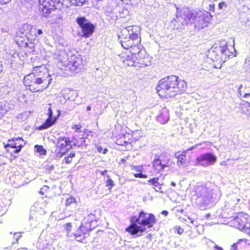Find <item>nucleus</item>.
Listing matches in <instances>:
<instances>
[{
    "label": "nucleus",
    "instance_id": "obj_16",
    "mask_svg": "<svg viewBox=\"0 0 250 250\" xmlns=\"http://www.w3.org/2000/svg\"><path fill=\"white\" fill-rule=\"evenodd\" d=\"M123 39L121 40V44L122 46L126 49H129L134 45H139L141 42V39L137 34H134L132 36H122Z\"/></svg>",
    "mask_w": 250,
    "mask_h": 250
},
{
    "label": "nucleus",
    "instance_id": "obj_36",
    "mask_svg": "<svg viewBox=\"0 0 250 250\" xmlns=\"http://www.w3.org/2000/svg\"><path fill=\"white\" fill-rule=\"evenodd\" d=\"M23 45H24L26 47H28L30 49H31V52L34 51L35 44L34 42H23Z\"/></svg>",
    "mask_w": 250,
    "mask_h": 250
},
{
    "label": "nucleus",
    "instance_id": "obj_38",
    "mask_svg": "<svg viewBox=\"0 0 250 250\" xmlns=\"http://www.w3.org/2000/svg\"><path fill=\"white\" fill-rule=\"evenodd\" d=\"M64 228L67 232H70L71 231L72 224L71 223H67L64 225Z\"/></svg>",
    "mask_w": 250,
    "mask_h": 250
},
{
    "label": "nucleus",
    "instance_id": "obj_57",
    "mask_svg": "<svg viewBox=\"0 0 250 250\" xmlns=\"http://www.w3.org/2000/svg\"><path fill=\"white\" fill-rule=\"evenodd\" d=\"M125 159H121L120 162V164L121 163H125Z\"/></svg>",
    "mask_w": 250,
    "mask_h": 250
},
{
    "label": "nucleus",
    "instance_id": "obj_48",
    "mask_svg": "<svg viewBox=\"0 0 250 250\" xmlns=\"http://www.w3.org/2000/svg\"><path fill=\"white\" fill-rule=\"evenodd\" d=\"M49 126H38V127H37V129L42 130L47 128Z\"/></svg>",
    "mask_w": 250,
    "mask_h": 250
},
{
    "label": "nucleus",
    "instance_id": "obj_51",
    "mask_svg": "<svg viewBox=\"0 0 250 250\" xmlns=\"http://www.w3.org/2000/svg\"><path fill=\"white\" fill-rule=\"evenodd\" d=\"M35 29L36 30H37V34L38 35H41L43 33V32L42 29Z\"/></svg>",
    "mask_w": 250,
    "mask_h": 250
},
{
    "label": "nucleus",
    "instance_id": "obj_22",
    "mask_svg": "<svg viewBox=\"0 0 250 250\" xmlns=\"http://www.w3.org/2000/svg\"><path fill=\"white\" fill-rule=\"evenodd\" d=\"M88 0H57V3L61 4L65 7H69L71 5L82 6Z\"/></svg>",
    "mask_w": 250,
    "mask_h": 250
},
{
    "label": "nucleus",
    "instance_id": "obj_7",
    "mask_svg": "<svg viewBox=\"0 0 250 250\" xmlns=\"http://www.w3.org/2000/svg\"><path fill=\"white\" fill-rule=\"evenodd\" d=\"M193 15L192 23L198 29L207 26L212 17L210 13L206 11H194Z\"/></svg>",
    "mask_w": 250,
    "mask_h": 250
},
{
    "label": "nucleus",
    "instance_id": "obj_47",
    "mask_svg": "<svg viewBox=\"0 0 250 250\" xmlns=\"http://www.w3.org/2000/svg\"><path fill=\"white\" fill-rule=\"evenodd\" d=\"M11 0H0V3L1 4H5L9 2Z\"/></svg>",
    "mask_w": 250,
    "mask_h": 250
},
{
    "label": "nucleus",
    "instance_id": "obj_62",
    "mask_svg": "<svg viewBox=\"0 0 250 250\" xmlns=\"http://www.w3.org/2000/svg\"><path fill=\"white\" fill-rule=\"evenodd\" d=\"M86 110L87 111H89L91 110V107L90 106H87L86 107Z\"/></svg>",
    "mask_w": 250,
    "mask_h": 250
},
{
    "label": "nucleus",
    "instance_id": "obj_4",
    "mask_svg": "<svg viewBox=\"0 0 250 250\" xmlns=\"http://www.w3.org/2000/svg\"><path fill=\"white\" fill-rule=\"evenodd\" d=\"M23 83L24 85L28 87L29 89L33 92L42 91L48 87L32 72L24 77Z\"/></svg>",
    "mask_w": 250,
    "mask_h": 250
},
{
    "label": "nucleus",
    "instance_id": "obj_8",
    "mask_svg": "<svg viewBox=\"0 0 250 250\" xmlns=\"http://www.w3.org/2000/svg\"><path fill=\"white\" fill-rule=\"evenodd\" d=\"M76 21L81 29L83 33L82 37L88 38L93 34L95 26L85 17H79L76 19Z\"/></svg>",
    "mask_w": 250,
    "mask_h": 250
},
{
    "label": "nucleus",
    "instance_id": "obj_41",
    "mask_svg": "<svg viewBox=\"0 0 250 250\" xmlns=\"http://www.w3.org/2000/svg\"><path fill=\"white\" fill-rule=\"evenodd\" d=\"M175 231L179 235H181L184 233V229L180 226L176 227Z\"/></svg>",
    "mask_w": 250,
    "mask_h": 250
},
{
    "label": "nucleus",
    "instance_id": "obj_18",
    "mask_svg": "<svg viewBox=\"0 0 250 250\" xmlns=\"http://www.w3.org/2000/svg\"><path fill=\"white\" fill-rule=\"evenodd\" d=\"M169 166L168 160H161L159 156H156L152 162V169L156 173L163 171L165 168Z\"/></svg>",
    "mask_w": 250,
    "mask_h": 250
},
{
    "label": "nucleus",
    "instance_id": "obj_32",
    "mask_svg": "<svg viewBox=\"0 0 250 250\" xmlns=\"http://www.w3.org/2000/svg\"><path fill=\"white\" fill-rule=\"evenodd\" d=\"M95 135V134L91 131L85 129L83 131V136L89 141Z\"/></svg>",
    "mask_w": 250,
    "mask_h": 250
},
{
    "label": "nucleus",
    "instance_id": "obj_13",
    "mask_svg": "<svg viewBox=\"0 0 250 250\" xmlns=\"http://www.w3.org/2000/svg\"><path fill=\"white\" fill-rule=\"evenodd\" d=\"M47 111V115L48 118L46 120L45 122L42 125H53L56 122L58 117L60 115V111L56 109L55 107L51 106V104H48L46 105L45 107Z\"/></svg>",
    "mask_w": 250,
    "mask_h": 250
},
{
    "label": "nucleus",
    "instance_id": "obj_27",
    "mask_svg": "<svg viewBox=\"0 0 250 250\" xmlns=\"http://www.w3.org/2000/svg\"><path fill=\"white\" fill-rule=\"evenodd\" d=\"M11 204V201L5 198L0 199V216L4 214L7 211L8 207Z\"/></svg>",
    "mask_w": 250,
    "mask_h": 250
},
{
    "label": "nucleus",
    "instance_id": "obj_21",
    "mask_svg": "<svg viewBox=\"0 0 250 250\" xmlns=\"http://www.w3.org/2000/svg\"><path fill=\"white\" fill-rule=\"evenodd\" d=\"M148 184L151 186L152 188L157 192L163 193L162 187L164 183L160 181L159 177H154L147 181Z\"/></svg>",
    "mask_w": 250,
    "mask_h": 250
},
{
    "label": "nucleus",
    "instance_id": "obj_40",
    "mask_svg": "<svg viewBox=\"0 0 250 250\" xmlns=\"http://www.w3.org/2000/svg\"><path fill=\"white\" fill-rule=\"evenodd\" d=\"M133 175L136 178H146L147 177V175L146 174H143L141 172L138 173H134Z\"/></svg>",
    "mask_w": 250,
    "mask_h": 250
},
{
    "label": "nucleus",
    "instance_id": "obj_19",
    "mask_svg": "<svg viewBox=\"0 0 250 250\" xmlns=\"http://www.w3.org/2000/svg\"><path fill=\"white\" fill-rule=\"evenodd\" d=\"M135 59L136 60V63L142 66H146L151 64L150 57L144 49L139 51Z\"/></svg>",
    "mask_w": 250,
    "mask_h": 250
},
{
    "label": "nucleus",
    "instance_id": "obj_10",
    "mask_svg": "<svg viewBox=\"0 0 250 250\" xmlns=\"http://www.w3.org/2000/svg\"><path fill=\"white\" fill-rule=\"evenodd\" d=\"M32 72L44 83L49 86L52 81L51 76L48 73V69L44 65L34 66Z\"/></svg>",
    "mask_w": 250,
    "mask_h": 250
},
{
    "label": "nucleus",
    "instance_id": "obj_34",
    "mask_svg": "<svg viewBox=\"0 0 250 250\" xmlns=\"http://www.w3.org/2000/svg\"><path fill=\"white\" fill-rule=\"evenodd\" d=\"M107 177L108 178L105 181V186L108 188L109 191H111L112 188L114 186V183L113 181L109 177V175H108Z\"/></svg>",
    "mask_w": 250,
    "mask_h": 250
},
{
    "label": "nucleus",
    "instance_id": "obj_29",
    "mask_svg": "<svg viewBox=\"0 0 250 250\" xmlns=\"http://www.w3.org/2000/svg\"><path fill=\"white\" fill-rule=\"evenodd\" d=\"M65 206L67 208H71L72 207H76L77 202L75 198L71 196L66 198L65 201Z\"/></svg>",
    "mask_w": 250,
    "mask_h": 250
},
{
    "label": "nucleus",
    "instance_id": "obj_56",
    "mask_svg": "<svg viewBox=\"0 0 250 250\" xmlns=\"http://www.w3.org/2000/svg\"><path fill=\"white\" fill-rule=\"evenodd\" d=\"M62 55V56L65 55V52L64 51H63V50L61 51V53H60V56H61Z\"/></svg>",
    "mask_w": 250,
    "mask_h": 250
},
{
    "label": "nucleus",
    "instance_id": "obj_55",
    "mask_svg": "<svg viewBox=\"0 0 250 250\" xmlns=\"http://www.w3.org/2000/svg\"><path fill=\"white\" fill-rule=\"evenodd\" d=\"M209 217H210V213H207L206 214L204 217L206 218V219H208Z\"/></svg>",
    "mask_w": 250,
    "mask_h": 250
},
{
    "label": "nucleus",
    "instance_id": "obj_12",
    "mask_svg": "<svg viewBox=\"0 0 250 250\" xmlns=\"http://www.w3.org/2000/svg\"><path fill=\"white\" fill-rule=\"evenodd\" d=\"M99 220V218L95 214L90 213L84 218L81 225L85 229L84 230L89 233L98 226Z\"/></svg>",
    "mask_w": 250,
    "mask_h": 250
},
{
    "label": "nucleus",
    "instance_id": "obj_23",
    "mask_svg": "<svg viewBox=\"0 0 250 250\" xmlns=\"http://www.w3.org/2000/svg\"><path fill=\"white\" fill-rule=\"evenodd\" d=\"M128 130V129L127 126H115V128L112 130V136L116 140L119 138V137L123 136Z\"/></svg>",
    "mask_w": 250,
    "mask_h": 250
},
{
    "label": "nucleus",
    "instance_id": "obj_42",
    "mask_svg": "<svg viewBox=\"0 0 250 250\" xmlns=\"http://www.w3.org/2000/svg\"><path fill=\"white\" fill-rule=\"evenodd\" d=\"M14 235L15 236V239L18 242L19 239L21 237V234L20 232H15L14 233Z\"/></svg>",
    "mask_w": 250,
    "mask_h": 250
},
{
    "label": "nucleus",
    "instance_id": "obj_25",
    "mask_svg": "<svg viewBox=\"0 0 250 250\" xmlns=\"http://www.w3.org/2000/svg\"><path fill=\"white\" fill-rule=\"evenodd\" d=\"M82 227L81 225L73 234L75 238L80 242H82L85 237V235L88 233V231L84 230L85 229Z\"/></svg>",
    "mask_w": 250,
    "mask_h": 250
},
{
    "label": "nucleus",
    "instance_id": "obj_46",
    "mask_svg": "<svg viewBox=\"0 0 250 250\" xmlns=\"http://www.w3.org/2000/svg\"><path fill=\"white\" fill-rule=\"evenodd\" d=\"M215 9V4H211L209 6V10L211 11H214Z\"/></svg>",
    "mask_w": 250,
    "mask_h": 250
},
{
    "label": "nucleus",
    "instance_id": "obj_3",
    "mask_svg": "<svg viewBox=\"0 0 250 250\" xmlns=\"http://www.w3.org/2000/svg\"><path fill=\"white\" fill-rule=\"evenodd\" d=\"M177 17L175 21V26L179 30L182 31L188 23H192L193 12L188 8H184L181 10L177 8Z\"/></svg>",
    "mask_w": 250,
    "mask_h": 250
},
{
    "label": "nucleus",
    "instance_id": "obj_52",
    "mask_svg": "<svg viewBox=\"0 0 250 250\" xmlns=\"http://www.w3.org/2000/svg\"><path fill=\"white\" fill-rule=\"evenodd\" d=\"M3 70V65L1 61H0V73L2 72Z\"/></svg>",
    "mask_w": 250,
    "mask_h": 250
},
{
    "label": "nucleus",
    "instance_id": "obj_60",
    "mask_svg": "<svg viewBox=\"0 0 250 250\" xmlns=\"http://www.w3.org/2000/svg\"><path fill=\"white\" fill-rule=\"evenodd\" d=\"M24 115L23 114H20L18 117V120H21V116H23Z\"/></svg>",
    "mask_w": 250,
    "mask_h": 250
},
{
    "label": "nucleus",
    "instance_id": "obj_37",
    "mask_svg": "<svg viewBox=\"0 0 250 250\" xmlns=\"http://www.w3.org/2000/svg\"><path fill=\"white\" fill-rule=\"evenodd\" d=\"M7 111V110L5 105L3 106L1 104H0V119L6 113Z\"/></svg>",
    "mask_w": 250,
    "mask_h": 250
},
{
    "label": "nucleus",
    "instance_id": "obj_53",
    "mask_svg": "<svg viewBox=\"0 0 250 250\" xmlns=\"http://www.w3.org/2000/svg\"><path fill=\"white\" fill-rule=\"evenodd\" d=\"M215 250H223L222 248L218 247V246H215Z\"/></svg>",
    "mask_w": 250,
    "mask_h": 250
},
{
    "label": "nucleus",
    "instance_id": "obj_44",
    "mask_svg": "<svg viewBox=\"0 0 250 250\" xmlns=\"http://www.w3.org/2000/svg\"><path fill=\"white\" fill-rule=\"evenodd\" d=\"M227 4L225 2H222L220 3L218 5V8L220 9H222L223 7H226Z\"/></svg>",
    "mask_w": 250,
    "mask_h": 250
},
{
    "label": "nucleus",
    "instance_id": "obj_33",
    "mask_svg": "<svg viewBox=\"0 0 250 250\" xmlns=\"http://www.w3.org/2000/svg\"><path fill=\"white\" fill-rule=\"evenodd\" d=\"M76 144L79 146H86L87 145L86 139H85L83 136L79 138L76 140Z\"/></svg>",
    "mask_w": 250,
    "mask_h": 250
},
{
    "label": "nucleus",
    "instance_id": "obj_5",
    "mask_svg": "<svg viewBox=\"0 0 250 250\" xmlns=\"http://www.w3.org/2000/svg\"><path fill=\"white\" fill-rule=\"evenodd\" d=\"M230 226L242 231L250 229V221L249 215L243 212L238 213L229 221Z\"/></svg>",
    "mask_w": 250,
    "mask_h": 250
},
{
    "label": "nucleus",
    "instance_id": "obj_1",
    "mask_svg": "<svg viewBox=\"0 0 250 250\" xmlns=\"http://www.w3.org/2000/svg\"><path fill=\"white\" fill-rule=\"evenodd\" d=\"M157 219L154 214L142 209L137 215L129 218L131 224L125 228V231L131 235L140 236L147 229L153 227Z\"/></svg>",
    "mask_w": 250,
    "mask_h": 250
},
{
    "label": "nucleus",
    "instance_id": "obj_30",
    "mask_svg": "<svg viewBox=\"0 0 250 250\" xmlns=\"http://www.w3.org/2000/svg\"><path fill=\"white\" fill-rule=\"evenodd\" d=\"M143 46L139 44V45H134L133 47H131L130 50V53L131 55H133L136 58V56L139 53V51L143 49Z\"/></svg>",
    "mask_w": 250,
    "mask_h": 250
},
{
    "label": "nucleus",
    "instance_id": "obj_31",
    "mask_svg": "<svg viewBox=\"0 0 250 250\" xmlns=\"http://www.w3.org/2000/svg\"><path fill=\"white\" fill-rule=\"evenodd\" d=\"M35 152L39 153L40 155H45L46 154V151L42 146L36 145L35 146Z\"/></svg>",
    "mask_w": 250,
    "mask_h": 250
},
{
    "label": "nucleus",
    "instance_id": "obj_45",
    "mask_svg": "<svg viewBox=\"0 0 250 250\" xmlns=\"http://www.w3.org/2000/svg\"><path fill=\"white\" fill-rule=\"evenodd\" d=\"M48 188V187L47 186H44L43 187H42V188H41L40 191V193L42 195H44V192H43V190L45 189H47Z\"/></svg>",
    "mask_w": 250,
    "mask_h": 250
},
{
    "label": "nucleus",
    "instance_id": "obj_54",
    "mask_svg": "<svg viewBox=\"0 0 250 250\" xmlns=\"http://www.w3.org/2000/svg\"><path fill=\"white\" fill-rule=\"evenodd\" d=\"M168 213L167 210H163L162 211V214L165 215V216L167 215Z\"/></svg>",
    "mask_w": 250,
    "mask_h": 250
},
{
    "label": "nucleus",
    "instance_id": "obj_11",
    "mask_svg": "<svg viewBox=\"0 0 250 250\" xmlns=\"http://www.w3.org/2000/svg\"><path fill=\"white\" fill-rule=\"evenodd\" d=\"M41 15L46 18H49L52 12L55 10V1L52 0H39Z\"/></svg>",
    "mask_w": 250,
    "mask_h": 250
},
{
    "label": "nucleus",
    "instance_id": "obj_20",
    "mask_svg": "<svg viewBox=\"0 0 250 250\" xmlns=\"http://www.w3.org/2000/svg\"><path fill=\"white\" fill-rule=\"evenodd\" d=\"M68 61L70 63V65L72 66L71 69L73 70L76 68L80 69L83 66V59L79 55H71L70 58H68Z\"/></svg>",
    "mask_w": 250,
    "mask_h": 250
},
{
    "label": "nucleus",
    "instance_id": "obj_64",
    "mask_svg": "<svg viewBox=\"0 0 250 250\" xmlns=\"http://www.w3.org/2000/svg\"><path fill=\"white\" fill-rule=\"evenodd\" d=\"M183 211H184V209H180V212H181V213H183Z\"/></svg>",
    "mask_w": 250,
    "mask_h": 250
},
{
    "label": "nucleus",
    "instance_id": "obj_59",
    "mask_svg": "<svg viewBox=\"0 0 250 250\" xmlns=\"http://www.w3.org/2000/svg\"><path fill=\"white\" fill-rule=\"evenodd\" d=\"M188 219L190 221L191 223L193 224V222H194V220L193 219H192L191 218H190V217H188Z\"/></svg>",
    "mask_w": 250,
    "mask_h": 250
},
{
    "label": "nucleus",
    "instance_id": "obj_2",
    "mask_svg": "<svg viewBox=\"0 0 250 250\" xmlns=\"http://www.w3.org/2000/svg\"><path fill=\"white\" fill-rule=\"evenodd\" d=\"M187 83L183 80H179L178 77L170 75L159 81L156 90L160 96L172 97L186 90Z\"/></svg>",
    "mask_w": 250,
    "mask_h": 250
},
{
    "label": "nucleus",
    "instance_id": "obj_15",
    "mask_svg": "<svg viewBox=\"0 0 250 250\" xmlns=\"http://www.w3.org/2000/svg\"><path fill=\"white\" fill-rule=\"evenodd\" d=\"M192 148H191L183 151H178L175 153L174 156L177 159V163L178 165L187 166L189 163L192 159V153L189 152L188 151Z\"/></svg>",
    "mask_w": 250,
    "mask_h": 250
},
{
    "label": "nucleus",
    "instance_id": "obj_17",
    "mask_svg": "<svg viewBox=\"0 0 250 250\" xmlns=\"http://www.w3.org/2000/svg\"><path fill=\"white\" fill-rule=\"evenodd\" d=\"M216 161V157L212 153H206L200 155L196 158L195 165L207 166L213 164Z\"/></svg>",
    "mask_w": 250,
    "mask_h": 250
},
{
    "label": "nucleus",
    "instance_id": "obj_39",
    "mask_svg": "<svg viewBox=\"0 0 250 250\" xmlns=\"http://www.w3.org/2000/svg\"><path fill=\"white\" fill-rule=\"evenodd\" d=\"M248 241V240L247 239H239L238 241L237 242V243H234L231 247H232V250H237V244L239 243L240 242H242V241H245V242H247Z\"/></svg>",
    "mask_w": 250,
    "mask_h": 250
},
{
    "label": "nucleus",
    "instance_id": "obj_49",
    "mask_svg": "<svg viewBox=\"0 0 250 250\" xmlns=\"http://www.w3.org/2000/svg\"><path fill=\"white\" fill-rule=\"evenodd\" d=\"M250 97V93H245L243 94V98H249Z\"/></svg>",
    "mask_w": 250,
    "mask_h": 250
},
{
    "label": "nucleus",
    "instance_id": "obj_26",
    "mask_svg": "<svg viewBox=\"0 0 250 250\" xmlns=\"http://www.w3.org/2000/svg\"><path fill=\"white\" fill-rule=\"evenodd\" d=\"M133 55H123L122 56V61L124 63L128 66H133L135 65V64L136 63V60Z\"/></svg>",
    "mask_w": 250,
    "mask_h": 250
},
{
    "label": "nucleus",
    "instance_id": "obj_24",
    "mask_svg": "<svg viewBox=\"0 0 250 250\" xmlns=\"http://www.w3.org/2000/svg\"><path fill=\"white\" fill-rule=\"evenodd\" d=\"M140 29L137 26H129L122 30V36L130 37L134 34L138 35V32Z\"/></svg>",
    "mask_w": 250,
    "mask_h": 250
},
{
    "label": "nucleus",
    "instance_id": "obj_6",
    "mask_svg": "<svg viewBox=\"0 0 250 250\" xmlns=\"http://www.w3.org/2000/svg\"><path fill=\"white\" fill-rule=\"evenodd\" d=\"M143 136L140 130H136L131 132H126L122 137L116 140L115 143L117 145L130 147L132 144L138 140Z\"/></svg>",
    "mask_w": 250,
    "mask_h": 250
},
{
    "label": "nucleus",
    "instance_id": "obj_58",
    "mask_svg": "<svg viewBox=\"0 0 250 250\" xmlns=\"http://www.w3.org/2000/svg\"><path fill=\"white\" fill-rule=\"evenodd\" d=\"M107 172L106 170H104V171H102L101 172V174L102 175H104Z\"/></svg>",
    "mask_w": 250,
    "mask_h": 250
},
{
    "label": "nucleus",
    "instance_id": "obj_9",
    "mask_svg": "<svg viewBox=\"0 0 250 250\" xmlns=\"http://www.w3.org/2000/svg\"><path fill=\"white\" fill-rule=\"evenodd\" d=\"M71 141L67 137L59 138L54 150H52L54 157H62L67 151L68 145H70Z\"/></svg>",
    "mask_w": 250,
    "mask_h": 250
},
{
    "label": "nucleus",
    "instance_id": "obj_14",
    "mask_svg": "<svg viewBox=\"0 0 250 250\" xmlns=\"http://www.w3.org/2000/svg\"><path fill=\"white\" fill-rule=\"evenodd\" d=\"M23 140L21 138H13L8 141V143L5 145L4 147L6 148L8 152L18 153L21 151L23 145L21 142Z\"/></svg>",
    "mask_w": 250,
    "mask_h": 250
},
{
    "label": "nucleus",
    "instance_id": "obj_35",
    "mask_svg": "<svg viewBox=\"0 0 250 250\" xmlns=\"http://www.w3.org/2000/svg\"><path fill=\"white\" fill-rule=\"evenodd\" d=\"M75 156V153L74 152L70 153L67 156L64 158V161L66 164H70L72 162L73 158Z\"/></svg>",
    "mask_w": 250,
    "mask_h": 250
},
{
    "label": "nucleus",
    "instance_id": "obj_50",
    "mask_svg": "<svg viewBox=\"0 0 250 250\" xmlns=\"http://www.w3.org/2000/svg\"><path fill=\"white\" fill-rule=\"evenodd\" d=\"M242 87V85H241L239 88L238 93L239 94V95L241 96L243 98V94L242 91H241V88Z\"/></svg>",
    "mask_w": 250,
    "mask_h": 250
},
{
    "label": "nucleus",
    "instance_id": "obj_63",
    "mask_svg": "<svg viewBox=\"0 0 250 250\" xmlns=\"http://www.w3.org/2000/svg\"><path fill=\"white\" fill-rule=\"evenodd\" d=\"M236 201L237 202H239L240 201V199H237Z\"/></svg>",
    "mask_w": 250,
    "mask_h": 250
},
{
    "label": "nucleus",
    "instance_id": "obj_61",
    "mask_svg": "<svg viewBox=\"0 0 250 250\" xmlns=\"http://www.w3.org/2000/svg\"><path fill=\"white\" fill-rule=\"evenodd\" d=\"M170 184L173 187H175L176 186V184L174 182H171Z\"/></svg>",
    "mask_w": 250,
    "mask_h": 250
},
{
    "label": "nucleus",
    "instance_id": "obj_28",
    "mask_svg": "<svg viewBox=\"0 0 250 250\" xmlns=\"http://www.w3.org/2000/svg\"><path fill=\"white\" fill-rule=\"evenodd\" d=\"M219 50L221 53L222 59L226 60L228 58L233 56V52L230 51L228 48L227 44L219 48Z\"/></svg>",
    "mask_w": 250,
    "mask_h": 250
},
{
    "label": "nucleus",
    "instance_id": "obj_43",
    "mask_svg": "<svg viewBox=\"0 0 250 250\" xmlns=\"http://www.w3.org/2000/svg\"><path fill=\"white\" fill-rule=\"evenodd\" d=\"M97 150H98V151L99 152H102L104 154L106 153L107 152V148H104V150L103 151V148H102V146H98L97 147Z\"/></svg>",
    "mask_w": 250,
    "mask_h": 250
}]
</instances>
